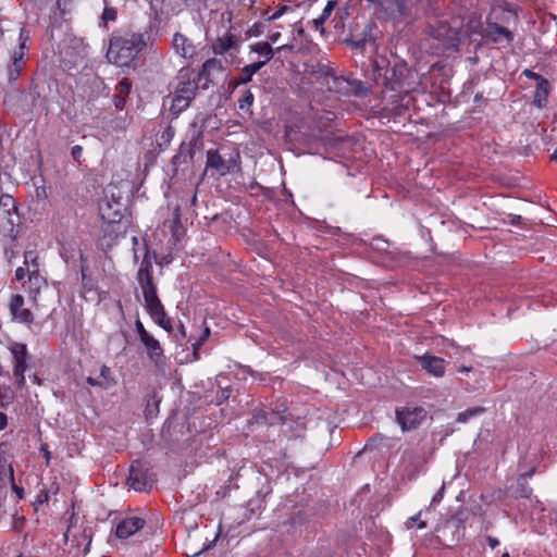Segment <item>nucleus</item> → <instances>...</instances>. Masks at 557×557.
<instances>
[{
    "label": "nucleus",
    "mask_w": 557,
    "mask_h": 557,
    "mask_svg": "<svg viewBox=\"0 0 557 557\" xmlns=\"http://www.w3.org/2000/svg\"><path fill=\"white\" fill-rule=\"evenodd\" d=\"M79 259H81L82 263H84L86 261L84 253L82 251L79 252Z\"/></svg>",
    "instance_id": "61"
},
{
    "label": "nucleus",
    "mask_w": 557,
    "mask_h": 557,
    "mask_svg": "<svg viewBox=\"0 0 557 557\" xmlns=\"http://www.w3.org/2000/svg\"><path fill=\"white\" fill-rule=\"evenodd\" d=\"M482 412H484V408L482 407H475V408H469L462 412H460L456 419L457 422H460V423H465L467 422L469 419L475 417V416H479L481 414Z\"/></svg>",
    "instance_id": "32"
},
{
    "label": "nucleus",
    "mask_w": 557,
    "mask_h": 557,
    "mask_svg": "<svg viewBox=\"0 0 557 557\" xmlns=\"http://www.w3.org/2000/svg\"><path fill=\"white\" fill-rule=\"evenodd\" d=\"M471 371V368L470 367H466V366H461L459 369H458V372L459 373H469Z\"/></svg>",
    "instance_id": "56"
},
{
    "label": "nucleus",
    "mask_w": 557,
    "mask_h": 557,
    "mask_svg": "<svg viewBox=\"0 0 557 557\" xmlns=\"http://www.w3.org/2000/svg\"><path fill=\"white\" fill-rule=\"evenodd\" d=\"M175 53L186 60H193L197 55V46L182 33H175L172 40Z\"/></svg>",
    "instance_id": "12"
},
{
    "label": "nucleus",
    "mask_w": 557,
    "mask_h": 557,
    "mask_svg": "<svg viewBox=\"0 0 557 557\" xmlns=\"http://www.w3.org/2000/svg\"><path fill=\"white\" fill-rule=\"evenodd\" d=\"M100 380L103 381V382H107V381H114L113 377L111 376V370L109 367L107 366H102L101 369H100Z\"/></svg>",
    "instance_id": "44"
},
{
    "label": "nucleus",
    "mask_w": 557,
    "mask_h": 557,
    "mask_svg": "<svg viewBox=\"0 0 557 557\" xmlns=\"http://www.w3.org/2000/svg\"><path fill=\"white\" fill-rule=\"evenodd\" d=\"M535 473V468L530 469L528 472L520 474L519 476H523V480L527 481L528 478H532Z\"/></svg>",
    "instance_id": "54"
},
{
    "label": "nucleus",
    "mask_w": 557,
    "mask_h": 557,
    "mask_svg": "<svg viewBox=\"0 0 557 557\" xmlns=\"http://www.w3.org/2000/svg\"><path fill=\"white\" fill-rule=\"evenodd\" d=\"M212 51L214 54H224L230 50H237L238 48V38L236 35L232 33H225L223 36L218 37L212 42Z\"/></svg>",
    "instance_id": "18"
},
{
    "label": "nucleus",
    "mask_w": 557,
    "mask_h": 557,
    "mask_svg": "<svg viewBox=\"0 0 557 557\" xmlns=\"http://www.w3.org/2000/svg\"><path fill=\"white\" fill-rule=\"evenodd\" d=\"M195 154V145L193 141H184L181 144L178 152L173 158L174 164H183L193 162Z\"/></svg>",
    "instance_id": "23"
},
{
    "label": "nucleus",
    "mask_w": 557,
    "mask_h": 557,
    "mask_svg": "<svg viewBox=\"0 0 557 557\" xmlns=\"http://www.w3.org/2000/svg\"><path fill=\"white\" fill-rule=\"evenodd\" d=\"M135 331L139 339L149 334L139 319L135 321Z\"/></svg>",
    "instance_id": "42"
},
{
    "label": "nucleus",
    "mask_w": 557,
    "mask_h": 557,
    "mask_svg": "<svg viewBox=\"0 0 557 557\" xmlns=\"http://www.w3.org/2000/svg\"><path fill=\"white\" fill-rule=\"evenodd\" d=\"M502 557H510L509 553H504Z\"/></svg>",
    "instance_id": "62"
},
{
    "label": "nucleus",
    "mask_w": 557,
    "mask_h": 557,
    "mask_svg": "<svg viewBox=\"0 0 557 557\" xmlns=\"http://www.w3.org/2000/svg\"><path fill=\"white\" fill-rule=\"evenodd\" d=\"M24 57L25 54L22 50L12 51L11 63L8 66V78L10 82L18 79L24 66Z\"/></svg>",
    "instance_id": "19"
},
{
    "label": "nucleus",
    "mask_w": 557,
    "mask_h": 557,
    "mask_svg": "<svg viewBox=\"0 0 557 557\" xmlns=\"http://www.w3.org/2000/svg\"><path fill=\"white\" fill-rule=\"evenodd\" d=\"M533 490L528 484L525 480H523V476H518L517 479V486L513 492L516 497L520 498H529L531 499V503L534 504V506H537L541 510H544V507L542 506V503L536 497L532 498Z\"/></svg>",
    "instance_id": "22"
},
{
    "label": "nucleus",
    "mask_w": 557,
    "mask_h": 557,
    "mask_svg": "<svg viewBox=\"0 0 557 557\" xmlns=\"http://www.w3.org/2000/svg\"><path fill=\"white\" fill-rule=\"evenodd\" d=\"M549 95V82L544 78L536 83V89L533 97V104L537 108H544Z\"/></svg>",
    "instance_id": "24"
},
{
    "label": "nucleus",
    "mask_w": 557,
    "mask_h": 557,
    "mask_svg": "<svg viewBox=\"0 0 557 557\" xmlns=\"http://www.w3.org/2000/svg\"><path fill=\"white\" fill-rule=\"evenodd\" d=\"M416 359L420 363L421 368L435 377H442L445 374V360L443 358L424 354L422 356H416Z\"/></svg>",
    "instance_id": "13"
},
{
    "label": "nucleus",
    "mask_w": 557,
    "mask_h": 557,
    "mask_svg": "<svg viewBox=\"0 0 557 557\" xmlns=\"http://www.w3.org/2000/svg\"><path fill=\"white\" fill-rule=\"evenodd\" d=\"M550 159L553 161H556L557 162V149L554 151V153L552 154Z\"/></svg>",
    "instance_id": "60"
},
{
    "label": "nucleus",
    "mask_w": 557,
    "mask_h": 557,
    "mask_svg": "<svg viewBox=\"0 0 557 557\" xmlns=\"http://www.w3.org/2000/svg\"><path fill=\"white\" fill-rule=\"evenodd\" d=\"M287 10H289V7L283 4L278 7L275 11L271 13V15L268 16L269 21H274L280 18Z\"/></svg>",
    "instance_id": "39"
},
{
    "label": "nucleus",
    "mask_w": 557,
    "mask_h": 557,
    "mask_svg": "<svg viewBox=\"0 0 557 557\" xmlns=\"http://www.w3.org/2000/svg\"><path fill=\"white\" fill-rule=\"evenodd\" d=\"M28 281V292L33 298L34 301L37 300V295L41 292L42 288L47 287V281L46 278L40 274L39 271L33 270V272L27 273Z\"/></svg>",
    "instance_id": "20"
},
{
    "label": "nucleus",
    "mask_w": 557,
    "mask_h": 557,
    "mask_svg": "<svg viewBox=\"0 0 557 557\" xmlns=\"http://www.w3.org/2000/svg\"><path fill=\"white\" fill-rule=\"evenodd\" d=\"M426 417L422 407L406 406L396 410V419L403 430L416 429Z\"/></svg>",
    "instance_id": "9"
},
{
    "label": "nucleus",
    "mask_w": 557,
    "mask_h": 557,
    "mask_svg": "<svg viewBox=\"0 0 557 557\" xmlns=\"http://www.w3.org/2000/svg\"><path fill=\"white\" fill-rule=\"evenodd\" d=\"M41 450H42V451H45V457H46L47 463H49L50 458H51V454H50V451L47 449V447H46V446H42V447H41Z\"/></svg>",
    "instance_id": "55"
},
{
    "label": "nucleus",
    "mask_w": 557,
    "mask_h": 557,
    "mask_svg": "<svg viewBox=\"0 0 557 557\" xmlns=\"http://www.w3.org/2000/svg\"><path fill=\"white\" fill-rule=\"evenodd\" d=\"M115 187L107 188L104 198L99 202L100 215L108 223L120 222L125 211V203L120 196L115 195Z\"/></svg>",
    "instance_id": "5"
},
{
    "label": "nucleus",
    "mask_w": 557,
    "mask_h": 557,
    "mask_svg": "<svg viewBox=\"0 0 557 557\" xmlns=\"http://www.w3.org/2000/svg\"><path fill=\"white\" fill-rule=\"evenodd\" d=\"M11 485H12V490L13 492L16 494V496L20 498V499H23L24 498V488L21 487V486H17L14 481L11 482Z\"/></svg>",
    "instance_id": "48"
},
{
    "label": "nucleus",
    "mask_w": 557,
    "mask_h": 557,
    "mask_svg": "<svg viewBox=\"0 0 557 557\" xmlns=\"http://www.w3.org/2000/svg\"><path fill=\"white\" fill-rule=\"evenodd\" d=\"M15 200L10 195L0 196V219H8L9 223H13L11 220L12 212L15 211Z\"/></svg>",
    "instance_id": "26"
},
{
    "label": "nucleus",
    "mask_w": 557,
    "mask_h": 557,
    "mask_svg": "<svg viewBox=\"0 0 557 557\" xmlns=\"http://www.w3.org/2000/svg\"><path fill=\"white\" fill-rule=\"evenodd\" d=\"M264 66V62H253L245 65L242 69V74L236 78V85L247 84L251 81L252 76Z\"/></svg>",
    "instance_id": "25"
},
{
    "label": "nucleus",
    "mask_w": 557,
    "mask_h": 557,
    "mask_svg": "<svg viewBox=\"0 0 557 557\" xmlns=\"http://www.w3.org/2000/svg\"><path fill=\"white\" fill-rule=\"evenodd\" d=\"M132 83L128 78H123L115 88V94L113 97L114 107L117 110H123L125 107L126 97L131 92Z\"/></svg>",
    "instance_id": "21"
},
{
    "label": "nucleus",
    "mask_w": 557,
    "mask_h": 557,
    "mask_svg": "<svg viewBox=\"0 0 557 557\" xmlns=\"http://www.w3.org/2000/svg\"><path fill=\"white\" fill-rule=\"evenodd\" d=\"M286 411L285 407H277L276 413L278 414V420L284 421L285 417L282 416Z\"/></svg>",
    "instance_id": "53"
},
{
    "label": "nucleus",
    "mask_w": 557,
    "mask_h": 557,
    "mask_svg": "<svg viewBox=\"0 0 557 557\" xmlns=\"http://www.w3.org/2000/svg\"><path fill=\"white\" fill-rule=\"evenodd\" d=\"M136 280L140 288L144 306L151 320L166 332L172 331V322L168 317L164 306L157 294V284L152 276V262L149 251L146 252L136 274Z\"/></svg>",
    "instance_id": "2"
},
{
    "label": "nucleus",
    "mask_w": 557,
    "mask_h": 557,
    "mask_svg": "<svg viewBox=\"0 0 557 557\" xmlns=\"http://www.w3.org/2000/svg\"><path fill=\"white\" fill-rule=\"evenodd\" d=\"M11 354L13 356V375L15 379V382L18 387H23L25 385V371L28 368L27 359H28V351L25 344L21 343H14L12 344Z\"/></svg>",
    "instance_id": "8"
},
{
    "label": "nucleus",
    "mask_w": 557,
    "mask_h": 557,
    "mask_svg": "<svg viewBox=\"0 0 557 557\" xmlns=\"http://www.w3.org/2000/svg\"><path fill=\"white\" fill-rule=\"evenodd\" d=\"M8 425V417L4 412L0 411V431L4 430Z\"/></svg>",
    "instance_id": "50"
},
{
    "label": "nucleus",
    "mask_w": 557,
    "mask_h": 557,
    "mask_svg": "<svg viewBox=\"0 0 557 557\" xmlns=\"http://www.w3.org/2000/svg\"><path fill=\"white\" fill-rule=\"evenodd\" d=\"M335 5H336V1H333V0L327 1L321 15L319 17L312 20V26L315 30H320L321 34H324L325 29L323 27V24L330 17Z\"/></svg>",
    "instance_id": "27"
},
{
    "label": "nucleus",
    "mask_w": 557,
    "mask_h": 557,
    "mask_svg": "<svg viewBox=\"0 0 557 557\" xmlns=\"http://www.w3.org/2000/svg\"><path fill=\"white\" fill-rule=\"evenodd\" d=\"M149 39L150 34L148 30H115L109 40L107 59L117 66L129 67L134 65L138 55L146 49Z\"/></svg>",
    "instance_id": "1"
},
{
    "label": "nucleus",
    "mask_w": 557,
    "mask_h": 557,
    "mask_svg": "<svg viewBox=\"0 0 557 557\" xmlns=\"http://www.w3.org/2000/svg\"><path fill=\"white\" fill-rule=\"evenodd\" d=\"M465 521L462 512H459L445 522L443 532L451 533V542L458 543L465 537Z\"/></svg>",
    "instance_id": "17"
},
{
    "label": "nucleus",
    "mask_w": 557,
    "mask_h": 557,
    "mask_svg": "<svg viewBox=\"0 0 557 557\" xmlns=\"http://www.w3.org/2000/svg\"><path fill=\"white\" fill-rule=\"evenodd\" d=\"M523 75L527 76L528 78H531V79H535L536 83L541 82V79H544V77L535 72H533L532 70H529V69H525L523 71Z\"/></svg>",
    "instance_id": "46"
},
{
    "label": "nucleus",
    "mask_w": 557,
    "mask_h": 557,
    "mask_svg": "<svg viewBox=\"0 0 557 557\" xmlns=\"http://www.w3.org/2000/svg\"><path fill=\"white\" fill-rule=\"evenodd\" d=\"M176 81L170 106V111L174 115L181 114L190 106L198 90L199 82H201L196 72L189 67L181 69Z\"/></svg>",
    "instance_id": "3"
},
{
    "label": "nucleus",
    "mask_w": 557,
    "mask_h": 557,
    "mask_svg": "<svg viewBox=\"0 0 557 557\" xmlns=\"http://www.w3.org/2000/svg\"><path fill=\"white\" fill-rule=\"evenodd\" d=\"M430 35L437 39L445 49H457L461 44L463 32L440 21L436 26H431Z\"/></svg>",
    "instance_id": "6"
},
{
    "label": "nucleus",
    "mask_w": 557,
    "mask_h": 557,
    "mask_svg": "<svg viewBox=\"0 0 557 557\" xmlns=\"http://www.w3.org/2000/svg\"><path fill=\"white\" fill-rule=\"evenodd\" d=\"M150 359L157 367H162L165 362V356L160 342L152 335L147 334L139 339Z\"/></svg>",
    "instance_id": "11"
},
{
    "label": "nucleus",
    "mask_w": 557,
    "mask_h": 557,
    "mask_svg": "<svg viewBox=\"0 0 557 557\" xmlns=\"http://www.w3.org/2000/svg\"><path fill=\"white\" fill-rule=\"evenodd\" d=\"M38 253L36 250H26L24 253V265L26 267L27 273L39 271Z\"/></svg>",
    "instance_id": "31"
},
{
    "label": "nucleus",
    "mask_w": 557,
    "mask_h": 557,
    "mask_svg": "<svg viewBox=\"0 0 557 557\" xmlns=\"http://www.w3.org/2000/svg\"><path fill=\"white\" fill-rule=\"evenodd\" d=\"M239 153H236L235 159L225 160L216 150L207 151V168L215 170L220 175H225L232 172L237 166Z\"/></svg>",
    "instance_id": "10"
},
{
    "label": "nucleus",
    "mask_w": 557,
    "mask_h": 557,
    "mask_svg": "<svg viewBox=\"0 0 557 557\" xmlns=\"http://www.w3.org/2000/svg\"><path fill=\"white\" fill-rule=\"evenodd\" d=\"M82 537L85 541H87L86 546H85V548L83 550V554L86 555L89 552V546H90V543H91V539L88 535H86L85 533L82 534Z\"/></svg>",
    "instance_id": "52"
},
{
    "label": "nucleus",
    "mask_w": 557,
    "mask_h": 557,
    "mask_svg": "<svg viewBox=\"0 0 557 557\" xmlns=\"http://www.w3.org/2000/svg\"><path fill=\"white\" fill-rule=\"evenodd\" d=\"M210 335V329L209 327H205L201 336L199 337V339L196 342V343H193V347L194 349H198L205 342L206 339L209 337Z\"/></svg>",
    "instance_id": "43"
},
{
    "label": "nucleus",
    "mask_w": 557,
    "mask_h": 557,
    "mask_svg": "<svg viewBox=\"0 0 557 557\" xmlns=\"http://www.w3.org/2000/svg\"><path fill=\"white\" fill-rule=\"evenodd\" d=\"M500 36H504L507 39V41H511L513 38V36L509 29H507L504 26L497 25V24H494L492 26L490 33L486 35V38L494 42H497L499 40Z\"/></svg>",
    "instance_id": "28"
},
{
    "label": "nucleus",
    "mask_w": 557,
    "mask_h": 557,
    "mask_svg": "<svg viewBox=\"0 0 557 557\" xmlns=\"http://www.w3.org/2000/svg\"><path fill=\"white\" fill-rule=\"evenodd\" d=\"M252 51L258 53L260 57H263L264 60L261 62H264V65L272 59L273 57V49L270 46L269 42H258L255 46L251 47Z\"/></svg>",
    "instance_id": "30"
},
{
    "label": "nucleus",
    "mask_w": 557,
    "mask_h": 557,
    "mask_svg": "<svg viewBox=\"0 0 557 557\" xmlns=\"http://www.w3.org/2000/svg\"><path fill=\"white\" fill-rule=\"evenodd\" d=\"M27 275V270H26V267H18L16 270H15V278L17 281H22L25 276Z\"/></svg>",
    "instance_id": "47"
},
{
    "label": "nucleus",
    "mask_w": 557,
    "mask_h": 557,
    "mask_svg": "<svg viewBox=\"0 0 557 557\" xmlns=\"http://www.w3.org/2000/svg\"><path fill=\"white\" fill-rule=\"evenodd\" d=\"M174 135H175V131H174V128H173L172 126H170V125H169V126L163 131V133H162V135H161V140H162L163 143H165V144H169V143L173 139Z\"/></svg>",
    "instance_id": "40"
},
{
    "label": "nucleus",
    "mask_w": 557,
    "mask_h": 557,
    "mask_svg": "<svg viewBox=\"0 0 557 557\" xmlns=\"http://www.w3.org/2000/svg\"><path fill=\"white\" fill-rule=\"evenodd\" d=\"M117 18V12L112 7H104L102 15H101V24L107 25L109 23L115 22Z\"/></svg>",
    "instance_id": "33"
},
{
    "label": "nucleus",
    "mask_w": 557,
    "mask_h": 557,
    "mask_svg": "<svg viewBox=\"0 0 557 557\" xmlns=\"http://www.w3.org/2000/svg\"><path fill=\"white\" fill-rule=\"evenodd\" d=\"M481 28H482V24L480 21L475 20H471L469 21V23L467 24L466 26V30L465 33L468 35V36H472L473 34H478L480 35L481 34Z\"/></svg>",
    "instance_id": "35"
},
{
    "label": "nucleus",
    "mask_w": 557,
    "mask_h": 557,
    "mask_svg": "<svg viewBox=\"0 0 557 557\" xmlns=\"http://www.w3.org/2000/svg\"><path fill=\"white\" fill-rule=\"evenodd\" d=\"M87 383L91 386H99V387H102V388H110L112 387L114 384H115V381H107V382H103L101 381L100 379H96V377H91V376H88L87 377Z\"/></svg>",
    "instance_id": "37"
},
{
    "label": "nucleus",
    "mask_w": 557,
    "mask_h": 557,
    "mask_svg": "<svg viewBox=\"0 0 557 557\" xmlns=\"http://www.w3.org/2000/svg\"><path fill=\"white\" fill-rule=\"evenodd\" d=\"M486 542L491 548H495L499 545V541L493 536H486Z\"/></svg>",
    "instance_id": "51"
},
{
    "label": "nucleus",
    "mask_w": 557,
    "mask_h": 557,
    "mask_svg": "<svg viewBox=\"0 0 557 557\" xmlns=\"http://www.w3.org/2000/svg\"><path fill=\"white\" fill-rule=\"evenodd\" d=\"M81 273H82L83 286L86 289L91 290L92 286L89 284L90 283V278H88L87 275H86V269H85L84 264H82V267H81Z\"/></svg>",
    "instance_id": "45"
},
{
    "label": "nucleus",
    "mask_w": 557,
    "mask_h": 557,
    "mask_svg": "<svg viewBox=\"0 0 557 557\" xmlns=\"http://www.w3.org/2000/svg\"><path fill=\"white\" fill-rule=\"evenodd\" d=\"M34 381L35 382H39L38 377L36 375H34Z\"/></svg>",
    "instance_id": "63"
},
{
    "label": "nucleus",
    "mask_w": 557,
    "mask_h": 557,
    "mask_svg": "<svg viewBox=\"0 0 557 557\" xmlns=\"http://www.w3.org/2000/svg\"><path fill=\"white\" fill-rule=\"evenodd\" d=\"M322 84L325 85L330 91L341 96H362L368 91V88L362 82L345 76H337L330 67H327L323 74Z\"/></svg>",
    "instance_id": "4"
},
{
    "label": "nucleus",
    "mask_w": 557,
    "mask_h": 557,
    "mask_svg": "<svg viewBox=\"0 0 557 557\" xmlns=\"http://www.w3.org/2000/svg\"><path fill=\"white\" fill-rule=\"evenodd\" d=\"M146 524V521L139 517H126L122 519L115 528V535L121 540L128 539L136 532L141 530Z\"/></svg>",
    "instance_id": "14"
},
{
    "label": "nucleus",
    "mask_w": 557,
    "mask_h": 557,
    "mask_svg": "<svg viewBox=\"0 0 557 557\" xmlns=\"http://www.w3.org/2000/svg\"><path fill=\"white\" fill-rule=\"evenodd\" d=\"M413 522H417L418 523V529L422 530V529H425L426 528V522L424 520H421V511H419L417 515L410 517L407 521H406V527L408 529L412 528V523Z\"/></svg>",
    "instance_id": "38"
},
{
    "label": "nucleus",
    "mask_w": 557,
    "mask_h": 557,
    "mask_svg": "<svg viewBox=\"0 0 557 557\" xmlns=\"http://www.w3.org/2000/svg\"><path fill=\"white\" fill-rule=\"evenodd\" d=\"M83 147L81 145H75L71 148V156L76 162H81V158L83 156Z\"/></svg>",
    "instance_id": "41"
},
{
    "label": "nucleus",
    "mask_w": 557,
    "mask_h": 557,
    "mask_svg": "<svg viewBox=\"0 0 557 557\" xmlns=\"http://www.w3.org/2000/svg\"><path fill=\"white\" fill-rule=\"evenodd\" d=\"M9 309L13 320L21 323L33 322V313L28 309L24 308V298L21 295L16 294L11 297Z\"/></svg>",
    "instance_id": "16"
},
{
    "label": "nucleus",
    "mask_w": 557,
    "mask_h": 557,
    "mask_svg": "<svg viewBox=\"0 0 557 557\" xmlns=\"http://www.w3.org/2000/svg\"><path fill=\"white\" fill-rule=\"evenodd\" d=\"M29 30L26 29L25 27H22L18 34V46L14 50H22L23 53L26 54V51L28 49L27 41L29 40Z\"/></svg>",
    "instance_id": "34"
},
{
    "label": "nucleus",
    "mask_w": 557,
    "mask_h": 557,
    "mask_svg": "<svg viewBox=\"0 0 557 557\" xmlns=\"http://www.w3.org/2000/svg\"><path fill=\"white\" fill-rule=\"evenodd\" d=\"M255 97L252 92L248 89L244 90L238 99V109L240 111H244L248 113L249 115L252 114V104H253Z\"/></svg>",
    "instance_id": "29"
},
{
    "label": "nucleus",
    "mask_w": 557,
    "mask_h": 557,
    "mask_svg": "<svg viewBox=\"0 0 557 557\" xmlns=\"http://www.w3.org/2000/svg\"><path fill=\"white\" fill-rule=\"evenodd\" d=\"M5 510L2 500H0V520L4 517Z\"/></svg>",
    "instance_id": "58"
},
{
    "label": "nucleus",
    "mask_w": 557,
    "mask_h": 557,
    "mask_svg": "<svg viewBox=\"0 0 557 557\" xmlns=\"http://www.w3.org/2000/svg\"><path fill=\"white\" fill-rule=\"evenodd\" d=\"M127 483L133 490L144 492L152 487L154 476L139 460H135L131 465Z\"/></svg>",
    "instance_id": "7"
},
{
    "label": "nucleus",
    "mask_w": 557,
    "mask_h": 557,
    "mask_svg": "<svg viewBox=\"0 0 557 557\" xmlns=\"http://www.w3.org/2000/svg\"><path fill=\"white\" fill-rule=\"evenodd\" d=\"M224 71L221 60L211 58L208 59L201 66V70L196 73L201 81H205L203 87L208 88L209 84L213 83L214 78Z\"/></svg>",
    "instance_id": "15"
},
{
    "label": "nucleus",
    "mask_w": 557,
    "mask_h": 557,
    "mask_svg": "<svg viewBox=\"0 0 557 557\" xmlns=\"http://www.w3.org/2000/svg\"><path fill=\"white\" fill-rule=\"evenodd\" d=\"M24 523V518L23 517H17L15 519V525L14 528L17 529L20 525H22Z\"/></svg>",
    "instance_id": "57"
},
{
    "label": "nucleus",
    "mask_w": 557,
    "mask_h": 557,
    "mask_svg": "<svg viewBox=\"0 0 557 557\" xmlns=\"http://www.w3.org/2000/svg\"><path fill=\"white\" fill-rule=\"evenodd\" d=\"M443 493H444V485L437 491V493L433 496L432 500H431V504L434 505V504H437L442 500L443 498Z\"/></svg>",
    "instance_id": "49"
},
{
    "label": "nucleus",
    "mask_w": 557,
    "mask_h": 557,
    "mask_svg": "<svg viewBox=\"0 0 557 557\" xmlns=\"http://www.w3.org/2000/svg\"><path fill=\"white\" fill-rule=\"evenodd\" d=\"M355 47L361 49L362 51H367L369 49L370 52H373L375 49V42L373 39H362L354 42Z\"/></svg>",
    "instance_id": "36"
},
{
    "label": "nucleus",
    "mask_w": 557,
    "mask_h": 557,
    "mask_svg": "<svg viewBox=\"0 0 557 557\" xmlns=\"http://www.w3.org/2000/svg\"><path fill=\"white\" fill-rule=\"evenodd\" d=\"M278 37H280V34H278V33L273 34V35H271V36H270V40H271L272 42H275V41L278 39Z\"/></svg>",
    "instance_id": "59"
}]
</instances>
